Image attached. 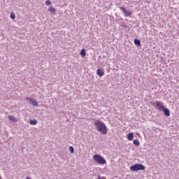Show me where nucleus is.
Segmentation results:
<instances>
[{"label":"nucleus","instance_id":"obj_1","mask_svg":"<svg viewBox=\"0 0 179 179\" xmlns=\"http://www.w3.org/2000/svg\"><path fill=\"white\" fill-rule=\"evenodd\" d=\"M94 126L96 131H98V132H100L101 135L107 134V127L104 123L100 121H97L94 122Z\"/></svg>","mask_w":179,"mask_h":179},{"label":"nucleus","instance_id":"obj_2","mask_svg":"<svg viewBox=\"0 0 179 179\" xmlns=\"http://www.w3.org/2000/svg\"><path fill=\"white\" fill-rule=\"evenodd\" d=\"M93 159L98 163V164H107V161L100 155H94Z\"/></svg>","mask_w":179,"mask_h":179},{"label":"nucleus","instance_id":"obj_3","mask_svg":"<svg viewBox=\"0 0 179 179\" xmlns=\"http://www.w3.org/2000/svg\"><path fill=\"white\" fill-rule=\"evenodd\" d=\"M130 170L131 171H139V170H145V166L143 164H135L130 166Z\"/></svg>","mask_w":179,"mask_h":179},{"label":"nucleus","instance_id":"obj_4","mask_svg":"<svg viewBox=\"0 0 179 179\" xmlns=\"http://www.w3.org/2000/svg\"><path fill=\"white\" fill-rule=\"evenodd\" d=\"M120 10H122L123 13H124V16L126 17H129L132 15V13L131 11L127 10L124 7H120Z\"/></svg>","mask_w":179,"mask_h":179},{"label":"nucleus","instance_id":"obj_5","mask_svg":"<svg viewBox=\"0 0 179 179\" xmlns=\"http://www.w3.org/2000/svg\"><path fill=\"white\" fill-rule=\"evenodd\" d=\"M155 107L159 111H162V110H164V106L162 105V103L159 101H155Z\"/></svg>","mask_w":179,"mask_h":179},{"label":"nucleus","instance_id":"obj_6","mask_svg":"<svg viewBox=\"0 0 179 179\" xmlns=\"http://www.w3.org/2000/svg\"><path fill=\"white\" fill-rule=\"evenodd\" d=\"M26 100H27V101H29L30 103V104H32V106H34V107H37V106H38V103H37V101H34L33 99H31L30 97H27Z\"/></svg>","mask_w":179,"mask_h":179},{"label":"nucleus","instance_id":"obj_7","mask_svg":"<svg viewBox=\"0 0 179 179\" xmlns=\"http://www.w3.org/2000/svg\"><path fill=\"white\" fill-rule=\"evenodd\" d=\"M96 75L101 78L102 76H104V69H98L96 70Z\"/></svg>","mask_w":179,"mask_h":179},{"label":"nucleus","instance_id":"obj_8","mask_svg":"<svg viewBox=\"0 0 179 179\" xmlns=\"http://www.w3.org/2000/svg\"><path fill=\"white\" fill-rule=\"evenodd\" d=\"M162 111H164V114L166 117H170V110H169L167 108H164V109L162 110Z\"/></svg>","mask_w":179,"mask_h":179},{"label":"nucleus","instance_id":"obj_9","mask_svg":"<svg viewBox=\"0 0 179 179\" xmlns=\"http://www.w3.org/2000/svg\"><path fill=\"white\" fill-rule=\"evenodd\" d=\"M8 119L10 120V121H12L13 122H17V118H16L15 116L13 115H8Z\"/></svg>","mask_w":179,"mask_h":179},{"label":"nucleus","instance_id":"obj_10","mask_svg":"<svg viewBox=\"0 0 179 179\" xmlns=\"http://www.w3.org/2000/svg\"><path fill=\"white\" fill-rule=\"evenodd\" d=\"M128 141H134V133H129L127 134Z\"/></svg>","mask_w":179,"mask_h":179},{"label":"nucleus","instance_id":"obj_11","mask_svg":"<svg viewBox=\"0 0 179 179\" xmlns=\"http://www.w3.org/2000/svg\"><path fill=\"white\" fill-rule=\"evenodd\" d=\"M80 55H81L82 58H85V57H86V50L82 49V50L80 52Z\"/></svg>","mask_w":179,"mask_h":179},{"label":"nucleus","instance_id":"obj_12","mask_svg":"<svg viewBox=\"0 0 179 179\" xmlns=\"http://www.w3.org/2000/svg\"><path fill=\"white\" fill-rule=\"evenodd\" d=\"M134 44H135V45H138V47H140L141 41L139 39H135L134 40Z\"/></svg>","mask_w":179,"mask_h":179},{"label":"nucleus","instance_id":"obj_13","mask_svg":"<svg viewBox=\"0 0 179 179\" xmlns=\"http://www.w3.org/2000/svg\"><path fill=\"white\" fill-rule=\"evenodd\" d=\"M133 143L136 146H139V145H141V143H139V140L138 139L134 140Z\"/></svg>","mask_w":179,"mask_h":179},{"label":"nucleus","instance_id":"obj_14","mask_svg":"<svg viewBox=\"0 0 179 179\" xmlns=\"http://www.w3.org/2000/svg\"><path fill=\"white\" fill-rule=\"evenodd\" d=\"M30 124H31V125H37V120H31Z\"/></svg>","mask_w":179,"mask_h":179},{"label":"nucleus","instance_id":"obj_15","mask_svg":"<svg viewBox=\"0 0 179 179\" xmlns=\"http://www.w3.org/2000/svg\"><path fill=\"white\" fill-rule=\"evenodd\" d=\"M49 12H50L51 13H55V8H54L52 6H50L48 9Z\"/></svg>","mask_w":179,"mask_h":179},{"label":"nucleus","instance_id":"obj_16","mask_svg":"<svg viewBox=\"0 0 179 179\" xmlns=\"http://www.w3.org/2000/svg\"><path fill=\"white\" fill-rule=\"evenodd\" d=\"M69 152H70L71 153H73V152H75V150L73 149V147H72V146H70V147L69 148Z\"/></svg>","mask_w":179,"mask_h":179},{"label":"nucleus","instance_id":"obj_17","mask_svg":"<svg viewBox=\"0 0 179 179\" xmlns=\"http://www.w3.org/2000/svg\"><path fill=\"white\" fill-rule=\"evenodd\" d=\"M10 16V18L13 20L16 18V15H15L14 13H11Z\"/></svg>","mask_w":179,"mask_h":179},{"label":"nucleus","instance_id":"obj_18","mask_svg":"<svg viewBox=\"0 0 179 179\" xmlns=\"http://www.w3.org/2000/svg\"><path fill=\"white\" fill-rule=\"evenodd\" d=\"M45 3H46V5H51V1H50V0H47L46 1H45Z\"/></svg>","mask_w":179,"mask_h":179},{"label":"nucleus","instance_id":"obj_19","mask_svg":"<svg viewBox=\"0 0 179 179\" xmlns=\"http://www.w3.org/2000/svg\"><path fill=\"white\" fill-rule=\"evenodd\" d=\"M0 179H1V176H0Z\"/></svg>","mask_w":179,"mask_h":179}]
</instances>
